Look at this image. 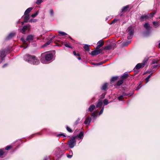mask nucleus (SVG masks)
<instances>
[{
  "label": "nucleus",
  "mask_w": 160,
  "mask_h": 160,
  "mask_svg": "<svg viewBox=\"0 0 160 160\" xmlns=\"http://www.w3.org/2000/svg\"><path fill=\"white\" fill-rule=\"evenodd\" d=\"M73 54L75 56H80L79 54V53H76V52L75 51H73Z\"/></svg>",
  "instance_id": "obj_44"
},
{
  "label": "nucleus",
  "mask_w": 160,
  "mask_h": 160,
  "mask_svg": "<svg viewBox=\"0 0 160 160\" xmlns=\"http://www.w3.org/2000/svg\"><path fill=\"white\" fill-rule=\"evenodd\" d=\"M7 65V64H5L2 66V67L4 68V67Z\"/></svg>",
  "instance_id": "obj_53"
},
{
  "label": "nucleus",
  "mask_w": 160,
  "mask_h": 160,
  "mask_svg": "<svg viewBox=\"0 0 160 160\" xmlns=\"http://www.w3.org/2000/svg\"><path fill=\"white\" fill-rule=\"evenodd\" d=\"M124 96H125V94L124 93H123L122 95L120 96L118 98V99L120 100H122L123 98V97Z\"/></svg>",
  "instance_id": "obj_32"
},
{
  "label": "nucleus",
  "mask_w": 160,
  "mask_h": 160,
  "mask_svg": "<svg viewBox=\"0 0 160 160\" xmlns=\"http://www.w3.org/2000/svg\"><path fill=\"white\" fill-rule=\"evenodd\" d=\"M140 87H138L137 88V89L138 90L140 88Z\"/></svg>",
  "instance_id": "obj_56"
},
{
  "label": "nucleus",
  "mask_w": 160,
  "mask_h": 160,
  "mask_svg": "<svg viewBox=\"0 0 160 160\" xmlns=\"http://www.w3.org/2000/svg\"><path fill=\"white\" fill-rule=\"evenodd\" d=\"M129 8V6H126L124 7L122 9V12H125L127 11L128 8Z\"/></svg>",
  "instance_id": "obj_19"
},
{
  "label": "nucleus",
  "mask_w": 160,
  "mask_h": 160,
  "mask_svg": "<svg viewBox=\"0 0 160 160\" xmlns=\"http://www.w3.org/2000/svg\"><path fill=\"white\" fill-rule=\"evenodd\" d=\"M4 154V152L2 150H0V156H2Z\"/></svg>",
  "instance_id": "obj_39"
},
{
  "label": "nucleus",
  "mask_w": 160,
  "mask_h": 160,
  "mask_svg": "<svg viewBox=\"0 0 160 160\" xmlns=\"http://www.w3.org/2000/svg\"><path fill=\"white\" fill-rule=\"evenodd\" d=\"M38 12H37L36 13L32 14L31 16L32 18H34L38 14Z\"/></svg>",
  "instance_id": "obj_36"
},
{
  "label": "nucleus",
  "mask_w": 160,
  "mask_h": 160,
  "mask_svg": "<svg viewBox=\"0 0 160 160\" xmlns=\"http://www.w3.org/2000/svg\"><path fill=\"white\" fill-rule=\"evenodd\" d=\"M91 120V118L89 117H88L86 118L84 123L85 124H88L90 122Z\"/></svg>",
  "instance_id": "obj_10"
},
{
  "label": "nucleus",
  "mask_w": 160,
  "mask_h": 160,
  "mask_svg": "<svg viewBox=\"0 0 160 160\" xmlns=\"http://www.w3.org/2000/svg\"><path fill=\"white\" fill-rule=\"evenodd\" d=\"M151 76L152 74H151L148 75V76L146 78V80L147 81L146 82H148L150 78L151 77Z\"/></svg>",
  "instance_id": "obj_34"
},
{
  "label": "nucleus",
  "mask_w": 160,
  "mask_h": 160,
  "mask_svg": "<svg viewBox=\"0 0 160 160\" xmlns=\"http://www.w3.org/2000/svg\"><path fill=\"white\" fill-rule=\"evenodd\" d=\"M96 65H100V64L99 63H96L95 64Z\"/></svg>",
  "instance_id": "obj_55"
},
{
  "label": "nucleus",
  "mask_w": 160,
  "mask_h": 160,
  "mask_svg": "<svg viewBox=\"0 0 160 160\" xmlns=\"http://www.w3.org/2000/svg\"><path fill=\"white\" fill-rule=\"evenodd\" d=\"M117 21V20L116 19H114L112 21V23H114Z\"/></svg>",
  "instance_id": "obj_52"
},
{
  "label": "nucleus",
  "mask_w": 160,
  "mask_h": 160,
  "mask_svg": "<svg viewBox=\"0 0 160 160\" xmlns=\"http://www.w3.org/2000/svg\"><path fill=\"white\" fill-rule=\"evenodd\" d=\"M123 82V80L122 79H121L119 81H118L117 82V84L118 86H120Z\"/></svg>",
  "instance_id": "obj_21"
},
{
  "label": "nucleus",
  "mask_w": 160,
  "mask_h": 160,
  "mask_svg": "<svg viewBox=\"0 0 160 160\" xmlns=\"http://www.w3.org/2000/svg\"><path fill=\"white\" fill-rule=\"evenodd\" d=\"M76 141L75 140V137H72L68 142L69 147L71 148L74 147L76 144Z\"/></svg>",
  "instance_id": "obj_4"
},
{
  "label": "nucleus",
  "mask_w": 160,
  "mask_h": 160,
  "mask_svg": "<svg viewBox=\"0 0 160 160\" xmlns=\"http://www.w3.org/2000/svg\"><path fill=\"white\" fill-rule=\"evenodd\" d=\"M128 77V74H125L123 75L122 76V79L124 80L125 79H126Z\"/></svg>",
  "instance_id": "obj_25"
},
{
  "label": "nucleus",
  "mask_w": 160,
  "mask_h": 160,
  "mask_svg": "<svg viewBox=\"0 0 160 160\" xmlns=\"http://www.w3.org/2000/svg\"><path fill=\"white\" fill-rule=\"evenodd\" d=\"M104 45V42L102 40H100L98 42V46L96 48V49H99Z\"/></svg>",
  "instance_id": "obj_8"
},
{
  "label": "nucleus",
  "mask_w": 160,
  "mask_h": 160,
  "mask_svg": "<svg viewBox=\"0 0 160 160\" xmlns=\"http://www.w3.org/2000/svg\"><path fill=\"white\" fill-rule=\"evenodd\" d=\"M129 43V42H126V43L123 42V44L124 46H126L127 45H128Z\"/></svg>",
  "instance_id": "obj_43"
},
{
  "label": "nucleus",
  "mask_w": 160,
  "mask_h": 160,
  "mask_svg": "<svg viewBox=\"0 0 160 160\" xmlns=\"http://www.w3.org/2000/svg\"><path fill=\"white\" fill-rule=\"evenodd\" d=\"M58 33L59 34L62 35V36H64V35H67V34L66 33H65L64 32H61V31H59Z\"/></svg>",
  "instance_id": "obj_33"
},
{
  "label": "nucleus",
  "mask_w": 160,
  "mask_h": 160,
  "mask_svg": "<svg viewBox=\"0 0 160 160\" xmlns=\"http://www.w3.org/2000/svg\"><path fill=\"white\" fill-rule=\"evenodd\" d=\"M41 55L42 58L44 57L47 61L51 60L53 57L52 53H42Z\"/></svg>",
  "instance_id": "obj_3"
},
{
  "label": "nucleus",
  "mask_w": 160,
  "mask_h": 160,
  "mask_svg": "<svg viewBox=\"0 0 160 160\" xmlns=\"http://www.w3.org/2000/svg\"><path fill=\"white\" fill-rule=\"evenodd\" d=\"M28 28V27L27 26L25 25L21 29L20 31V32H22V33L24 34L25 32L27 30Z\"/></svg>",
  "instance_id": "obj_11"
},
{
  "label": "nucleus",
  "mask_w": 160,
  "mask_h": 160,
  "mask_svg": "<svg viewBox=\"0 0 160 160\" xmlns=\"http://www.w3.org/2000/svg\"><path fill=\"white\" fill-rule=\"evenodd\" d=\"M144 27L145 29L148 31H149L151 28V27L149 24L148 23H145L144 25Z\"/></svg>",
  "instance_id": "obj_12"
},
{
  "label": "nucleus",
  "mask_w": 160,
  "mask_h": 160,
  "mask_svg": "<svg viewBox=\"0 0 160 160\" xmlns=\"http://www.w3.org/2000/svg\"><path fill=\"white\" fill-rule=\"evenodd\" d=\"M152 23L155 27H158L159 25V24L158 22L154 21Z\"/></svg>",
  "instance_id": "obj_23"
},
{
  "label": "nucleus",
  "mask_w": 160,
  "mask_h": 160,
  "mask_svg": "<svg viewBox=\"0 0 160 160\" xmlns=\"http://www.w3.org/2000/svg\"><path fill=\"white\" fill-rule=\"evenodd\" d=\"M1 57H4L5 56V52H2L1 53Z\"/></svg>",
  "instance_id": "obj_42"
},
{
  "label": "nucleus",
  "mask_w": 160,
  "mask_h": 160,
  "mask_svg": "<svg viewBox=\"0 0 160 160\" xmlns=\"http://www.w3.org/2000/svg\"><path fill=\"white\" fill-rule=\"evenodd\" d=\"M64 45L66 47H68L71 48H72V47L70 46V43H67V42H66L64 43Z\"/></svg>",
  "instance_id": "obj_22"
},
{
  "label": "nucleus",
  "mask_w": 160,
  "mask_h": 160,
  "mask_svg": "<svg viewBox=\"0 0 160 160\" xmlns=\"http://www.w3.org/2000/svg\"><path fill=\"white\" fill-rule=\"evenodd\" d=\"M15 33L14 32H12L10 33L8 36L7 37V39H8L12 38L15 35Z\"/></svg>",
  "instance_id": "obj_13"
},
{
  "label": "nucleus",
  "mask_w": 160,
  "mask_h": 160,
  "mask_svg": "<svg viewBox=\"0 0 160 160\" xmlns=\"http://www.w3.org/2000/svg\"><path fill=\"white\" fill-rule=\"evenodd\" d=\"M84 48L86 51H89L90 50L89 46L87 44H86L84 45Z\"/></svg>",
  "instance_id": "obj_18"
},
{
  "label": "nucleus",
  "mask_w": 160,
  "mask_h": 160,
  "mask_svg": "<svg viewBox=\"0 0 160 160\" xmlns=\"http://www.w3.org/2000/svg\"><path fill=\"white\" fill-rule=\"evenodd\" d=\"M95 108V106L94 105H91L89 108L88 110L90 112H92Z\"/></svg>",
  "instance_id": "obj_16"
},
{
  "label": "nucleus",
  "mask_w": 160,
  "mask_h": 160,
  "mask_svg": "<svg viewBox=\"0 0 160 160\" xmlns=\"http://www.w3.org/2000/svg\"><path fill=\"white\" fill-rule=\"evenodd\" d=\"M32 9V7L28 8L25 11L24 14H29V13L31 12Z\"/></svg>",
  "instance_id": "obj_14"
},
{
  "label": "nucleus",
  "mask_w": 160,
  "mask_h": 160,
  "mask_svg": "<svg viewBox=\"0 0 160 160\" xmlns=\"http://www.w3.org/2000/svg\"><path fill=\"white\" fill-rule=\"evenodd\" d=\"M41 62H42L43 63H45V61L44 60H43L42 58H41Z\"/></svg>",
  "instance_id": "obj_51"
},
{
  "label": "nucleus",
  "mask_w": 160,
  "mask_h": 160,
  "mask_svg": "<svg viewBox=\"0 0 160 160\" xmlns=\"http://www.w3.org/2000/svg\"><path fill=\"white\" fill-rule=\"evenodd\" d=\"M59 136H63L64 137H66V136L65 135H64V134H60L59 135Z\"/></svg>",
  "instance_id": "obj_49"
},
{
  "label": "nucleus",
  "mask_w": 160,
  "mask_h": 160,
  "mask_svg": "<svg viewBox=\"0 0 160 160\" xmlns=\"http://www.w3.org/2000/svg\"><path fill=\"white\" fill-rule=\"evenodd\" d=\"M24 58L25 61L33 64L37 65L39 63V60L34 56L26 54L24 56Z\"/></svg>",
  "instance_id": "obj_1"
},
{
  "label": "nucleus",
  "mask_w": 160,
  "mask_h": 160,
  "mask_svg": "<svg viewBox=\"0 0 160 160\" xmlns=\"http://www.w3.org/2000/svg\"><path fill=\"white\" fill-rule=\"evenodd\" d=\"M49 12L51 16H53L54 15V12L52 9L50 10Z\"/></svg>",
  "instance_id": "obj_29"
},
{
  "label": "nucleus",
  "mask_w": 160,
  "mask_h": 160,
  "mask_svg": "<svg viewBox=\"0 0 160 160\" xmlns=\"http://www.w3.org/2000/svg\"><path fill=\"white\" fill-rule=\"evenodd\" d=\"M78 60H81V58L80 57H78Z\"/></svg>",
  "instance_id": "obj_54"
},
{
  "label": "nucleus",
  "mask_w": 160,
  "mask_h": 160,
  "mask_svg": "<svg viewBox=\"0 0 160 160\" xmlns=\"http://www.w3.org/2000/svg\"><path fill=\"white\" fill-rule=\"evenodd\" d=\"M148 59L147 58H145L144 59V60H143L142 62L141 63L142 64H144V66L145 65V64L148 61Z\"/></svg>",
  "instance_id": "obj_28"
},
{
  "label": "nucleus",
  "mask_w": 160,
  "mask_h": 160,
  "mask_svg": "<svg viewBox=\"0 0 160 160\" xmlns=\"http://www.w3.org/2000/svg\"><path fill=\"white\" fill-rule=\"evenodd\" d=\"M25 16L24 18V22H27L28 21L29 18V14H25Z\"/></svg>",
  "instance_id": "obj_15"
},
{
  "label": "nucleus",
  "mask_w": 160,
  "mask_h": 160,
  "mask_svg": "<svg viewBox=\"0 0 160 160\" xmlns=\"http://www.w3.org/2000/svg\"><path fill=\"white\" fill-rule=\"evenodd\" d=\"M156 12H152L150 13V15L152 17H153L154 15L155 14Z\"/></svg>",
  "instance_id": "obj_47"
},
{
  "label": "nucleus",
  "mask_w": 160,
  "mask_h": 160,
  "mask_svg": "<svg viewBox=\"0 0 160 160\" xmlns=\"http://www.w3.org/2000/svg\"><path fill=\"white\" fill-rule=\"evenodd\" d=\"M112 48V47L110 45H108L104 47V49L105 50H109Z\"/></svg>",
  "instance_id": "obj_20"
},
{
  "label": "nucleus",
  "mask_w": 160,
  "mask_h": 160,
  "mask_svg": "<svg viewBox=\"0 0 160 160\" xmlns=\"http://www.w3.org/2000/svg\"><path fill=\"white\" fill-rule=\"evenodd\" d=\"M149 18V17L148 15L146 14H144L143 15H142L141 18L140 20L141 21H143L144 20H145L148 19Z\"/></svg>",
  "instance_id": "obj_9"
},
{
  "label": "nucleus",
  "mask_w": 160,
  "mask_h": 160,
  "mask_svg": "<svg viewBox=\"0 0 160 160\" xmlns=\"http://www.w3.org/2000/svg\"><path fill=\"white\" fill-rule=\"evenodd\" d=\"M104 108L103 107L101 109V110H100L99 113V115H100L103 112V110H104Z\"/></svg>",
  "instance_id": "obj_40"
},
{
  "label": "nucleus",
  "mask_w": 160,
  "mask_h": 160,
  "mask_svg": "<svg viewBox=\"0 0 160 160\" xmlns=\"http://www.w3.org/2000/svg\"><path fill=\"white\" fill-rule=\"evenodd\" d=\"M52 39H51L49 41H48V42L44 44V46H46L47 45H49L50 44V43H51V42H52Z\"/></svg>",
  "instance_id": "obj_31"
},
{
  "label": "nucleus",
  "mask_w": 160,
  "mask_h": 160,
  "mask_svg": "<svg viewBox=\"0 0 160 160\" xmlns=\"http://www.w3.org/2000/svg\"><path fill=\"white\" fill-rule=\"evenodd\" d=\"M42 0H37L36 3L38 4H39L41 3Z\"/></svg>",
  "instance_id": "obj_38"
},
{
  "label": "nucleus",
  "mask_w": 160,
  "mask_h": 160,
  "mask_svg": "<svg viewBox=\"0 0 160 160\" xmlns=\"http://www.w3.org/2000/svg\"><path fill=\"white\" fill-rule=\"evenodd\" d=\"M158 46H159V47L160 48V42L159 43Z\"/></svg>",
  "instance_id": "obj_57"
},
{
  "label": "nucleus",
  "mask_w": 160,
  "mask_h": 160,
  "mask_svg": "<svg viewBox=\"0 0 160 160\" xmlns=\"http://www.w3.org/2000/svg\"><path fill=\"white\" fill-rule=\"evenodd\" d=\"M67 131L69 132H72V129L70 128L68 126L67 127Z\"/></svg>",
  "instance_id": "obj_37"
},
{
  "label": "nucleus",
  "mask_w": 160,
  "mask_h": 160,
  "mask_svg": "<svg viewBox=\"0 0 160 160\" xmlns=\"http://www.w3.org/2000/svg\"><path fill=\"white\" fill-rule=\"evenodd\" d=\"M144 67V64H142L141 63H139L138 64L134 69V71H136L137 70H138L141 68Z\"/></svg>",
  "instance_id": "obj_6"
},
{
  "label": "nucleus",
  "mask_w": 160,
  "mask_h": 160,
  "mask_svg": "<svg viewBox=\"0 0 160 160\" xmlns=\"http://www.w3.org/2000/svg\"><path fill=\"white\" fill-rule=\"evenodd\" d=\"M158 61V60L157 59H153L152 60V63L153 64L157 63Z\"/></svg>",
  "instance_id": "obj_27"
},
{
  "label": "nucleus",
  "mask_w": 160,
  "mask_h": 160,
  "mask_svg": "<svg viewBox=\"0 0 160 160\" xmlns=\"http://www.w3.org/2000/svg\"><path fill=\"white\" fill-rule=\"evenodd\" d=\"M101 52V49H98L92 51L91 54L93 56L96 55L100 53Z\"/></svg>",
  "instance_id": "obj_7"
},
{
  "label": "nucleus",
  "mask_w": 160,
  "mask_h": 160,
  "mask_svg": "<svg viewBox=\"0 0 160 160\" xmlns=\"http://www.w3.org/2000/svg\"><path fill=\"white\" fill-rule=\"evenodd\" d=\"M72 156V155H67V157L69 158H71Z\"/></svg>",
  "instance_id": "obj_50"
},
{
  "label": "nucleus",
  "mask_w": 160,
  "mask_h": 160,
  "mask_svg": "<svg viewBox=\"0 0 160 160\" xmlns=\"http://www.w3.org/2000/svg\"><path fill=\"white\" fill-rule=\"evenodd\" d=\"M83 132H81L79 134L78 137L80 139H82L83 138Z\"/></svg>",
  "instance_id": "obj_24"
},
{
  "label": "nucleus",
  "mask_w": 160,
  "mask_h": 160,
  "mask_svg": "<svg viewBox=\"0 0 160 160\" xmlns=\"http://www.w3.org/2000/svg\"><path fill=\"white\" fill-rule=\"evenodd\" d=\"M102 101L101 100H99L97 104L96 107L97 108L100 107L102 106Z\"/></svg>",
  "instance_id": "obj_17"
},
{
  "label": "nucleus",
  "mask_w": 160,
  "mask_h": 160,
  "mask_svg": "<svg viewBox=\"0 0 160 160\" xmlns=\"http://www.w3.org/2000/svg\"><path fill=\"white\" fill-rule=\"evenodd\" d=\"M11 147L10 146H8L5 148V149L6 150H8L10 148H11Z\"/></svg>",
  "instance_id": "obj_41"
},
{
  "label": "nucleus",
  "mask_w": 160,
  "mask_h": 160,
  "mask_svg": "<svg viewBox=\"0 0 160 160\" xmlns=\"http://www.w3.org/2000/svg\"><path fill=\"white\" fill-rule=\"evenodd\" d=\"M27 47H26L25 48H27Z\"/></svg>",
  "instance_id": "obj_58"
},
{
  "label": "nucleus",
  "mask_w": 160,
  "mask_h": 160,
  "mask_svg": "<svg viewBox=\"0 0 160 160\" xmlns=\"http://www.w3.org/2000/svg\"><path fill=\"white\" fill-rule=\"evenodd\" d=\"M128 33L127 38L128 39H131L132 37L134 32V29L132 27H129L128 30Z\"/></svg>",
  "instance_id": "obj_5"
},
{
  "label": "nucleus",
  "mask_w": 160,
  "mask_h": 160,
  "mask_svg": "<svg viewBox=\"0 0 160 160\" xmlns=\"http://www.w3.org/2000/svg\"><path fill=\"white\" fill-rule=\"evenodd\" d=\"M108 87V84L107 83H105L102 86V89L105 90Z\"/></svg>",
  "instance_id": "obj_26"
},
{
  "label": "nucleus",
  "mask_w": 160,
  "mask_h": 160,
  "mask_svg": "<svg viewBox=\"0 0 160 160\" xmlns=\"http://www.w3.org/2000/svg\"><path fill=\"white\" fill-rule=\"evenodd\" d=\"M103 103L104 105H107L108 104V100L106 99H105L103 101Z\"/></svg>",
  "instance_id": "obj_35"
},
{
  "label": "nucleus",
  "mask_w": 160,
  "mask_h": 160,
  "mask_svg": "<svg viewBox=\"0 0 160 160\" xmlns=\"http://www.w3.org/2000/svg\"><path fill=\"white\" fill-rule=\"evenodd\" d=\"M96 112H93L92 113L91 115L93 117H95L96 116Z\"/></svg>",
  "instance_id": "obj_45"
},
{
  "label": "nucleus",
  "mask_w": 160,
  "mask_h": 160,
  "mask_svg": "<svg viewBox=\"0 0 160 160\" xmlns=\"http://www.w3.org/2000/svg\"><path fill=\"white\" fill-rule=\"evenodd\" d=\"M80 121V119L78 118L76 121L75 123L76 124H78L79 123V122Z\"/></svg>",
  "instance_id": "obj_46"
},
{
  "label": "nucleus",
  "mask_w": 160,
  "mask_h": 160,
  "mask_svg": "<svg viewBox=\"0 0 160 160\" xmlns=\"http://www.w3.org/2000/svg\"><path fill=\"white\" fill-rule=\"evenodd\" d=\"M36 19H34V20H30V21H29V22H36Z\"/></svg>",
  "instance_id": "obj_48"
},
{
  "label": "nucleus",
  "mask_w": 160,
  "mask_h": 160,
  "mask_svg": "<svg viewBox=\"0 0 160 160\" xmlns=\"http://www.w3.org/2000/svg\"><path fill=\"white\" fill-rule=\"evenodd\" d=\"M33 36L32 35H29L27 36L26 40L24 39L23 38H21V41L23 43V44H27V42H30L31 41H32L33 40Z\"/></svg>",
  "instance_id": "obj_2"
},
{
  "label": "nucleus",
  "mask_w": 160,
  "mask_h": 160,
  "mask_svg": "<svg viewBox=\"0 0 160 160\" xmlns=\"http://www.w3.org/2000/svg\"><path fill=\"white\" fill-rule=\"evenodd\" d=\"M118 77H112L111 79V81H114L118 79Z\"/></svg>",
  "instance_id": "obj_30"
}]
</instances>
